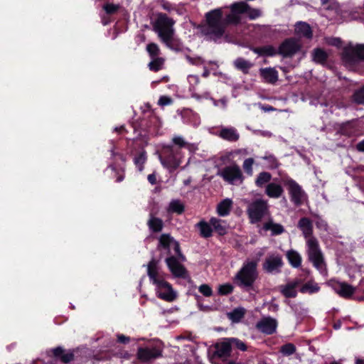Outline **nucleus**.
<instances>
[{
    "label": "nucleus",
    "mask_w": 364,
    "mask_h": 364,
    "mask_svg": "<svg viewBox=\"0 0 364 364\" xmlns=\"http://www.w3.org/2000/svg\"><path fill=\"white\" fill-rule=\"evenodd\" d=\"M240 21L239 16L232 12L224 16L223 9L218 8L205 14V21L198 28L208 40L217 42L224 36L230 24H237Z\"/></svg>",
    "instance_id": "f257e3e1"
},
{
    "label": "nucleus",
    "mask_w": 364,
    "mask_h": 364,
    "mask_svg": "<svg viewBox=\"0 0 364 364\" xmlns=\"http://www.w3.org/2000/svg\"><path fill=\"white\" fill-rule=\"evenodd\" d=\"M175 21L169 18L166 14H160L153 27L154 31L158 34L160 40L169 48L172 50H181V43L175 38V30L173 25Z\"/></svg>",
    "instance_id": "f03ea898"
},
{
    "label": "nucleus",
    "mask_w": 364,
    "mask_h": 364,
    "mask_svg": "<svg viewBox=\"0 0 364 364\" xmlns=\"http://www.w3.org/2000/svg\"><path fill=\"white\" fill-rule=\"evenodd\" d=\"M257 266L256 261L247 262L243 264L235 276L238 286L246 290L252 289L253 284L258 277Z\"/></svg>",
    "instance_id": "7ed1b4c3"
},
{
    "label": "nucleus",
    "mask_w": 364,
    "mask_h": 364,
    "mask_svg": "<svg viewBox=\"0 0 364 364\" xmlns=\"http://www.w3.org/2000/svg\"><path fill=\"white\" fill-rule=\"evenodd\" d=\"M306 245L309 260L320 272H325L326 271V263L317 239L316 237L309 238Z\"/></svg>",
    "instance_id": "20e7f679"
},
{
    "label": "nucleus",
    "mask_w": 364,
    "mask_h": 364,
    "mask_svg": "<svg viewBox=\"0 0 364 364\" xmlns=\"http://www.w3.org/2000/svg\"><path fill=\"white\" fill-rule=\"evenodd\" d=\"M341 58L345 65L348 68H352L359 62L364 61V44L345 47Z\"/></svg>",
    "instance_id": "39448f33"
},
{
    "label": "nucleus",
    "mask_w": 364,
    "mask_h": 364,
    "mask_svg": "<svg viewBox=\"0 0 364 364\" xmlns=\"http://www.w3.org/2000/svg\"><path fill=\"white\" fill-rule=\"evenodd\" d=\"M269 213V205L267 200L256 199L248 203L247 214L252 224L257 223Z\"/></svg>",
    "instance_id": "423d86ee"
},
{
    "label": "nucleus",
    "mask_w": 364,
    "mask_h": 364,
    "mask_svg": "<svg viewBox=\"0 0 364 364\" xmlns=\"http://www.w3.org/2000/svg\"><path fill=\"white\" fill-rule=\"evenodd\" d=\"M232 348L228 338H223L212 346L209 350V356L211 360L220 359L225 360L230 357Z\"/></svg>",
    "instance_id": "0eeeda50"
},
{
    "label": "nucleus",
    "mask_w": 364,
    "mask_h": 364,
    "mask_svg": "<svg viewBox=\"0 0 364 364\" xmlns=\"http://www.w3.org/2000/svg\"><path fill=\"white\" fill-rule=\"evenodd\" d=\"M302 48L301 41L296 38H289L285 39L277 50L278 55L284 58H292L299 53Z\"/></svg>",
    "instance_id": "6e6552de"
},
{
    "label": "nucleus",
    "mask_w": 364,
    "mask_h": 364,
    "mask_svg": "<svg viewBox=\"0 0 364 364\" xmlns=\"http://www.w3.org/2000/svg\"><path fill=\"white\" fill-rule=\"evenodd\" d=\"M284 185L287 187L291 202L296 205L299 206L306 198V193L302 188L294 180L288 179L284 181Z\"/></svg>",
    "instance_id": "1a4fd4ad"
},
{
    "label": "nucleus",
    "mask_w": 364,
    "mask_h": 364,
    "mask_svg": "<svg viewBox=\"0 0 364 364\" xmlns=\"http://www.w3.org/2000/svg\"><path fill=\"white\" fill-rule=\"evenodd\" d=\"M225 181L230 184L242 182V173L237 165L229 166L223 168L218 173Z\"/></svg>",
    "instance_id": "9d476101"
},
{
    "label": "nucleus",
    "mask_w": 364,
    "mask_h": 364,
    "mask_svg": "<svg viewBox=\"0 0 364 364\" xmlns=\"http://www.w3.org/2000/svg\"><path fill=\"white\" fill-rule=\"evenodd\" d=\"M155 285L156 286V294L159 298L169 302L176 299V292L173 291L171 285L164 279Z\"/></svg>",
    "instance_id": "9b49d317"
},
{
    "label": "nucleus",
    "mask_w": 364,
    "mask_h": 364,
    "mask_svg": "<svg viewBox=\"0 0 364 364\" xmlns=\"http://www.w3.org/2000/svg\"><path fill=\"white\" fill-rule=\"evenodd\" d=\"M167 151L168 155L165 158L160 157V161L170 172H173L180 166L181 159L177 156L178 150L173 146H168Z\"/></svg>",
    "instance_id": "f8f14e48"
},
{
    "label": "nucleus",
    "mask_w": 364,
    "mask_h": 364,
    "mask_svg": "<svg viewBox=\"0 0 364 364\" xmlns=\"http://www.w3.org/2000/svg\"><path fill=\"white\" fill-rule=\"evenodd\" d=\"M181 262L178 258L174 256L166 259V263L174 277L186 279L188 277V271Z\"/></svg>",
    "instance_id": "ddd939ff"
},
{
    "label": "nucleus",
    "mask_w": 364,
    "mask_h": 364,
    "mask_svg": "<svg viewBox=\"0 0 364 364\" xmlns=\"http://www.w3.org/2000/svg\"><path fill=\"white\" fill-rule=\"evenodd\" d=\"M282 266V258L279 254L267 256L262 264L263 269L267 273H279Z\"/></svg>",
    "instance_id": "4468645a"
},
{
    "label": "nucleus",
    "mask_w": 364,
    "mask_h": 364,
    "mask_svg": "<svg viewBox=\"0 0 364 364\" xmlns=\"http://www.w3.org/2000/svg\"><path fill=\"white\" fill-rule=\"evenodd\" d=\"M231 11L233 14H243L247 13L250 19H255L261 15V11L259 9H252L250 6L244 1L237 2L231 6Z\"/></svg>",
    "instance_id": "2eb2a0df"
},
{
    "label": "nucleus",
    "mask_w": 364,
    "mask_h": 364,
    "mask_svg": "<svg viewBox=\"0 0 364 364\" xmlns=\"http://www.w3.org/2000/svg\"><path fill=\"white\" fill-rule=\"evenodd\" d=\"M137 358L143 362H149L151 360L162 356V351L157 348H139L136 353Z\"/></svg>",
    "instance_id": "dca6fc26"
},
{
    "label": "nucleus",
    "mask_w": 364,
    "mask_h": 364,
    "mask_svg": "<svg viewBox=\"0 0 364 364\" xmlns=\"http://www.w3.org/2000/svg\"><path fill=\"white\" fill-rule=\"evenodd\" d=\"M277 326V320L271 317L262 319L256 325L259 331L268 335L274 333L276 331Z\"/></svg>",
    "instance_id": "f3484780"
},
{
    "label": "nucleus",
    "mask_w": 364,
    "mask_h": 364,
    "mask_svg": "<svg viewBox=\"0 0 364 364\" xmlns=\"http://www.w3.org/2000/svg\"><path fill=\"white\" fill-rule=\"evenodd\" d=\"M302 281L299 279L288 282L284 285L279 287V291L286 298H295L297 295L296 288L301 284Z\"/></svg>",
    "instance_id": "a211bd4d"
},
{
    "label": "nucleus",
    "mask_w": 364,
    "mask_h": 364,
    "mask_svg": "<svg viewBox=\"0 0 364 364\" xmlns=\"http://www.w3.org/2000/svg\"><path fill=\"white\" fill-rule=\"evenodd\" d=\"M332 287L339 296L344 298H348L351 296L355 290L353 286L346 282H333L332 284Z\"/></svg>",
    "instance_id": "6ab92c4d"
},
{
    "label": "nucleus",
    "mask_w": 364,
    "mask_h": 364,
    "mask_svg": "<svg viewBox=\"0 0 364 364\" xmlns=\"http://www.w3.org/2000/svg\"><path fill=\"white\" fill-rule=\"evenodd\" d=\"M297 227L301 230L304 237L309 240V238L314 237L313 235V224L312 221L306 217L301 218L297 224Z\"/></svg>",
    "instance_id": "aec40b11"
},
{
    "label": "nucleus",
    "mask_w": 364,
    "mask_h": 364,
    "mask_svg": "<svg viewBox=\"0 0 364 364\" xmlns=\"http://www.w3.org/2000/svg\"><path fill=\"white\" fill-rule=\"evenodd\" d=\"M218 136L229 141H237L240 134L234 127H223L219 132Z\"/></svg>",
    "instance_id": "412c9836"
},
{
    "label": "nucleus",
    "mask_w": 364,
    "mask_h": 364,
    "mask_svg": "<svg viewBox=\"0 0 364 364\" xmlns=\"http://www.w3.org/2000/svg\"><path fill=\"white\" fill-rule=\"evenodd\" d=\"M259 73L266 82L274 84L278 80V72L274 68H261Z\"/></svg>",
    "instance_id": "4be33fe9"
},
{
    "label": "nucleus",
    "mask_w": 364,
    "mask_h": 364,
    "mask_svg": "<svg viewBox=\"0 0 364 364\" xmlns=\"http://www.w3.org/2000/svg\"><path fill=\"white\" fill-rule=\"evenodd\" d=\"M147 274L154 284L163 279L159 275L158 261L155 259H152L149 262L147 265Z\"/></svg>",
    "instance_id": "5701e85b"
},
{
    "label": "nucleus",
    "mask_w": 364,
    "mask_h": 364,
    "mask_svg": "<svg viewBox=\"0 0 364 364\" xmlns=\"http://www.w3.org/2000/svg\"><path fill=\"white\" fill-rule=\"evenodd\" d=\"M295 33L301 37H305L311 39L313 36L311 28L306 22H298L295 25Z\"/></svg>",
    "instance_id": "b1692460"
},
{
    "label": "nucleus",
    "mask_w": 364,
    "mask_h": 364,
    "mask_svg": "<svg viewBox=\"0 0 364 364\" xmlns=\"http://www.w3.org/2000/svg\"><path fill=\"white\" fill-rule=\"evenodd\" d=\"M55 358H59L63 363H68L74 360V353L73 352L65 353V350L60 347H56L52 350Z\"/></svg>",
    "instance_id": "393cba45"
},
{
    "label": "nucleus",
    "mask_w": 364,
    "mask_h": 364,
    "mask_svg": "<svg viewBox=\"0 0 364 364\" xmlns=\"http://www.w3.org/2000/svg\"><path fill=\"white\" fill-rule=\"evenodd\" d=\"M284 192L282 187L277 183H270L266 186L265 193L270 198H279Z\"/></svg>",
    "instance_id": "a878e982"
},
{
    "label": "nucleus",
    "mask_w": 364,
    "mask_h": 364,
    "mask_svg": "<svg viewBox=\"0 0 364 364\" xmlns=\"http://www.w3.org/2000/svg\"><path fill=\"white\" fill-rule=\"evenodd\" d=\"M250 49L261 56H274L277 54V49L270 45L262 47H252Z\"/></svg>",
    "instance_id": "bb28decb"
},
{
    "label": "nucleus",
    "mask_w": 364,
    "mask_h": 364,
    "mask_svg": "<svg viewBox=\"0 0 364 364\" xmlns=\"http://www.w3.org/2000/svg\"><path fill=\"white\" fill-rule=\"evenodd\" d=\"M263 229L264 230H271L272 235H281L284 232V228L279 223H275L272 220L264 223Z\"/></svg>",
    "instance_id": "cd10ccee"
},
{
    "label": "nucleus",
    "mask_w": 364,
    "mask_h": 364,
    "mask_svg": "<svg viewBox=\"0 0 364 364\" xmlns=\"http://www.w3.org/2000/svg\"><path fill=\"white\" fill-rule=\"evenodd\" d=\"M147 225L153 232H159L163 229L164 222L161 218L154 217L152 214H150V218L147 222Z\"/></svg>",
    "instance_id": "c85d7f7f"
},
{
    "label": "nucleus",
    "mask_w": 364,
    "mask_h": 364,
    "mask_svg": "<svg viewBox=\"0 0 364 364\" xmlns=\"http://www.w3.org/2000/svg\"><path fill=\"white\" fill-rule=\"evenodd\" d=\"M328 58V54L322 48H316L312 50L313 60L319 64H324Z\"/></svg>",
    "instance_id": "c756f323"
},
{
    "label": "nucleus",
    "mask_w": 364,
    "mask_h": 364,
    "mask_svg": "<svg viewBox=\"0 0 364 364\" xmlns=\"http://www.w3.org/2000/svg\"><path fill=\"white\" fill-rule=\"evenodd\" d=\"M233 64L237 70H241L245 74H247L249 73V70L253 66L252 63L242 58H237L234 61Z\"/></svg>",
    "instance_id": "7c9ffc66"
},
{
    "label": "nucleus",
    "mask_w": 364,
    "mask_h": 364,
    "mask_svg": "<svg viewBox=\"0 0 364 364\" xmlns=\"http://www.w3.org/2000/svg\"><path fill=\"white\" fill-rule=\"evenodd\" d=\"M175 240L171 237L169 234H162L159 237V242L158 245V249L161 247L168 250V252H170V247L173 245Z\"/></svg>",
    "instance_id": "2f4dec72"
},
{
    "label": "nucleus",
    "mask_w": 364,
    "mask_h": 364,
    "mask_svg": "<svg viewBox=\"0 0 364 364\" xmlns=\"http://www.w3.org/2000/svg\"><path fill=\"white\" fill-rule=\"evenodd\" d=\"M287 257L292 267L297 268L301 266V257L296 251L294 250H289Z\"/></svg>",
    "instance_id": "473e14b6"
},
{
    "label": "nucleus",
    "mask_w": 364,
    "mask_h": 364,
    "mask_svg": "<svg viewBox=\"0 0 364 364\" xmlns=\"http://www.w3.org/2000/svg\"><path fill=\"white\" fill-rule=\"evenodd\" d=\"M232 200L230 199H225L221 201L218 205V213L221 216H225L229 214L232 206Z\"/></svg>",
    "instance_id": "72a5a7b5"
},
{
    "label": "nucleus",
    "mask_w": 364,
    "mask_h": 364,
    "mask_svg": "<svg viewBox=\"0 0 364 364\" xmlns=\"http://www.w3.org/2000/svg\"><path fill=\"white\" fill-rule=\"evenodd\" d=\"M196 225L199 228L200 234L202 237H209L212 235L213 230L210 223L208 224L205 221H200Z\"/></svg>",
    "instance_id": "f704fd0d"
},
{
    "label": "nucleus",
    "mask_w": 364,
    "mask_h": 364,
    "mask_svg": "<svg viewBox=\"0 0 364 364\" xmlns=\"http://www.w3.org/2000/svg\"><path fill=\"white\" fill-rule=\"evenodd\" d=\"M320 289L318 284L314 282V281H309L304 284L300 289V291L303 294L309 293L314 294L318 291Z\"/></svg>",
    "instance_id": "c9c22d12"
},
{
    "label": "nucleus",
    "mask_w": 364,
    "mask_h": 364,
    "mask_svg": "<svg viewBox=\"0 0 364 364\" xmlns=\"http://www.w3.org/2000/svg\"><path fill=\"white\" fill-rule=\"evenodd\" d=\"M152 60L149 63L148 67L151 71L157 72L162 69L164 64V58L161 57L152 58Z\"/></svg>",
    "instance_id": "e433bc0d"
},
{
    "label": "nucleus",
    "mask_w": 364,
    "mask_h": 364,
    "mask_svg": "<svg viewBox=\"0 0 364 364\" xmlns=\"http://www.w3.org/2000/svg\"><path fill=\"white\" fill-rule=\"evenodd\" d=\"M272 178V175L269 172H261L256 181L255 183L258 187H262L264 184L269 183Z\"/></svg>",
    "instance_id": "4c0bfd02"
},
{
    "label": "nucleus",
    "mask_w": 364,
    "mask_h": 364,
    "mask_svg": "<svg viewBox=\"0 0 364 364\" xmlns=\"http://www.w3.org/2000/svg\"><path fill=\"white\" fill-rule=\"evenodd\" d=\"M351 97L352 101L356 105H364V85L355 90Z\"/></svg>",
    "instance_id": "58836bf2"
},
{
    "label": "nucleus",
    "mask_w": 364,
    "mask_h": 364,
    "mask_svg": "<svg viewBox=\"0 0 364 364\" xmlns=\"http://www.w3.org/2000/svg\"><path fill=\"white\" fill-rule=\"evenodd\" d=\"M228 318L233 322L240 321L245 315V309L243 308L235 309L232 311L228 313Z\"/></svg>",
    "instance_id": "ea45409f"
},
{
    "label": "nucleus",
    "mask_w": 364,
    "mask_h": 364,
    "mask_svg": "<svg viewBox=\"0 0 364 364\" xmlns=\"http://www.w3.org/2000/svg\"><path fill=\"white\" fill-rule=\"evenodd\" d=\"M211 226L213 227L214 230L218 232L219 235H223L225 234L226 230L225 226L222 224L220 219L213 218L210 220Z\"/></svg>",
    "instance_id": "a19ab883"
},
{
    "label": "nucleus",
    "mask_w": 364,
    "mask_h": 364,
    "mask_svg": "<svg viewBox=\"0 0 364 364\" xmlns=\"http://www.w3.org/2000/svg\"><path fill=\"white\" fill-rule=\"evenodd\" d=\"M169 211L181 214L184 211V205L179 200H173L169 204Z\"/></svg>",
    "instance_id": "79ce46f5"
},
{
    "label": "nucleus",
    "mask_w": 364,
    "mask_h": 364,
    "mask_svg": "<svg viewBox=\"0 0 364 364\" xmlns=\"http://www.w3.org/2000/svg\"><path fill=\"white\" fill-rule=\"evenodd\" d=\"M146 161V155L145 151L141 152L139 155L136 156L134 159V163L138 168L139 171L144 169V164Z\"/></svg>",
    "instance_id": "37998d69"
},
{
    "label": "nucleus",
    "mask_w": 364,
    "mask_h": 364,
    "mask_svg": "<svg viewBox=\"0 0 364 364\" xmlns=\"http://www.w3.org/2000/svg\"><path fill=\"white\" fill-rule=\"evenodd\" d=\"M146 50L151 58H158L160 54V49L158 45L154 43H149L146 46Z\"/></svg>",
    "instance_id": "c03bdc74"
},
{
    "label": "nucleus",
    "mask_w": 364,
    "mask_h": 364,
    "mask_svg": "<svg viewBox=\"0 0 364 364\" xmlns=\"http://www.w3.org/2000/svg\"><path fill=\"white\" fill-rule=\"evenodd\" d=\"M296 351V347L292 343H287L281 347L280 352L284 355H291Z\"/></svg>",
    "instance_id": "a18cd8bd"
},
{
    "label": "nucleus",
    "mask_w": 364,
    "mask_h": 364,
    "mask_svg": "<svg viewBox=\"0 0 364 364\" xmlns=\"http://www.w3.org/2000/svg\"><path fill=\"white\" fill-rule=\"evenodd\" d=\"M229 341L230 343L231 348L232 346L236 347L240 350L245 351L247 350L246 344L242 341L239 340L236 338H228Z\"/></svg>",
    "instance_id": "49530a36"
},
{
    "label": "nucleus",
    "mask_w": 364,
    "mask_h": 364,
    "mask_svg": "<svg viewBox=\"0 0 364 364\" xmlns=\"http://www.w3.org/2000/svg\"><path fill=\"white\" fill-rule=\"evenodd\" d=\"M233 291V287L230 284H225L220 285L218 287V293L221 295H228Z\"/></svg>",
    "instance_id": "de8ad7c7"
},
{
    "label": "nucleus",
    "mask_w": 364,
    "mask_h": 364,
    "mask_svg": "<svg viewBox=\"0 0 364 364\" xmlns=\"http://www.w3.org/2000/svg\"><path fill=\"white\" fill-rule=\"evenodd\" d=\"M119 9V6L114 4H106L103 6V9L107 14H114L118 11Z\"/></svg>",
    "instance_id": "09e8293b"
},
{
    "label": "nucleus",
    "mask_w": 364,
    "mask_h": 364,
    "mask_svg": "<svg viewBox=\"0 0 364 364\" xmlns=\"http://www.w3.org/2000/svg\"><path fill=\"white\" fill-rule=\"evenodd\" d=\"M173 246L175 253L177 255V258H178V259L181 262H185L186 260V257L181 252L179 242L178 241L175 240L173 243Z\"/></svg>",
    "instance_id": "8fccbe9b"
},
{
    "label": "nucleus",
    "mask_w": 364,
    "mask_h": 364,
    "mask_svg": "<svg viewBox=\"0 0 364 364\" xmlns=\"http://www.w3.org/2000/svg\"><path fill=\"white\" fill-rule=\"evenodd\" d=\"M353 128L352 123L350 122H348L346 123L343 124L341 126L340 131L341 134L344 135H350L353 133V131L350 129Z\"/></svg>",
    "instance_id": "3c124183"
},
{
    "label": "nucleus",
    "mask_w": 364,
    "mask_h": 364,
    "mask_svg": "<svg viewBox=\"0 0 364 364\" xmlns=\"http://www.w3.org/2000/svg\"><path fill=\"white\" fill-rule=\"evenodd\" d=\"M199 291L205 296H210L213 294V291L210 287L208 284H202L198 288Z\"/></svg>",
    "instance_id": "603ef678"
},
{
    "label": "nucleus",
    "mask_w": 364,
    "mask_h": 364,
    "mask_svg": "<svg viewBox=\"0 0 364 364\" xmlns=\"http://www.w3.org/2000/svg\"><path fill=\"white\" fill-rule=\"evenodd\" d=\"M253 163L254 159L252 158H248L245 160L243 163V168L247 173H252Z\"/></svg>",
    "instance_id": "864d4df0"
},
{
    "label": "nucleus",
    "mask_w": 364,
    "mask_h": 364,
    "mask_svg": "<svg viewBox=\"0 0 364 364\" xmlns=\"http://www.w3.org/2000/svg\"><path fill=\"white\" fill-rule=\"evenodd\" d=\"M173 142L175 145H177L179 147H184L187 144L181 136H174L173 138Z\"/></svg>",
    "instance_id": "5fc2aeb1"
},
{
    "label": "nucleus",
    "mask_w": 364,
    "mask_h": 364,
    "mask_svg": "<svg viewBox=\"0 0 364 364\" xmlns=\"http://www.w3.org/2000/svg\"><path fill=\"white\" fill-rule=\"evenodd\" d=\"M328 43L331 46L340 47L342 43V41L340 38H331L327 41Z\"/></svg>",
    "instance_id": "6e6d98bb"
},
{
    "label": "nucleus",
    "mask_w": 364,
    "mask_h": 364,
    "mask_svg": "<svg viewBox=\"0 0 364 364\" xmlns=\"http://www.w3.org/2000/svg\"><path fill=\"white\" fill-rule=\"evenodd\" d=\"M171 102H172L171 98H170L169 97H166V96L161 97L159 100V105H160L161 106L170 105Z\"/></svg>",
    "instance_id": "4d7b16f0"
},
{
    "label": "nucleus",
    "mask_w": 364,
    "mask_h": 364,
    "mask_svg": "<svg viewBox=\"0 0 364 364\" xmlns=\"http://www.w3.org/2000/svg\"><path fill=\"white\" fill-rule=\"evenodd\" d=\"M117 341L121 343H127L130 341V338L124 335H118Z\"/></svg>",
    "instance_id": "13d9d810"
},
{
    "label": "nucleus",
    "mask_w": 364,
    "mask_h": 364,
    "mask_svg": "<svg viewBox=\"0 0 364 364\" xmlns=\"http://www.w3.org/2000/svg\"><path fill=\"white\" fill-rule=\"evenodd\" d=\"M147 178H148L149 182L151 184L154 185L156 183V176L155 173L149 174Z\"/></svg>",
    "instance_id": "bf43d9fd"
},
{
    "label": "nucleus",
    "mask_w": 364,
    "mask_h": 364,
    "mask_svg": "<svg viewBox=\"0 0 364 364\" xmlns=\"http://www.w3.org/2000/svg\"><path fill=\"white\" fill-rule=\"evenodd\" d=\"M356 149L360 152H364V139L356 144Z\"/></svg>",
    "instance_id": "052dcab7"
},
{
    "label": "nucleus",
    "mask_w": 364,
    "mask_h": 364,
    "mask_svg": "<svg viewBox=\"0 0 364 364\" xmlns=\"http://www.w3.org/2000/svg\"><path fill=\"white\" fill-rule=\"evenodd\" d=\"M262 109L266 112L272 111L274 109L272 106L263 107Z\"/></svg>",
    "instance_id": "680f3d73"
},
{
    "label": "nucleus",
    "mask_w": 364,
    "mask_h": 364,
    "mask_svg": "<svg viewBox=\"0 0 364 364\" xmlns=\"http://www.w3.org/2000/svg\"><path fill=\"white\" fill-rule=\"evenodd\" d=\"M355 364H364V360L358 358L356 359Z\"/></svg>",
    "instance_id": "e2e57ef3"
},
{
    "label": "nucleus",
    "mask_w": 364,
    "mask_h": 364,
    "mask_svg": "<svg viewBox=\"0 0 364 364\" xmlns=\"http://www.w3.org/2000/svg\"><path fill=\"white\" fill-rule=\"evenodd\" d=\"M124 127L123 126H121L119 127H116L115 128V131L116 132H121L122 130H124Z\"/></svg>",
    "instance_id": "0e129e2a"
},
{
    "label": "nucleus",
    "mask_w": 364,
    "mask_h": 364,
    "mask_svg": "<svg viewBox=\"0 0 364 364\" xmlns=\"http://www.w3.org/2000/svg\"><path fill=\"white\" fill-rule=\"evenodd\" d=\"M329 0H321V3L322 5H325L328 3Z\"/></svg>",
    "instance_id": "69168bd1"
},
{
    "label": "nucleus",
    "mask_w": 364,
    "mask_h": 364,
    "mask_svg": "<svg viewBox=\"0 0 364 364\" xmlns=\"http://www.w3.org/2000/svg\"><path fill=\"white\" fill-rule=\"evenodd\" d=\"M124 177L122 176H119L117 179V181L118 182H120L123 180Z\"/></svg>",
    "instance_id": "338daca9"
},
{
    "label": "nucleus",
    "mask_w": 364,
    "mask_h": 364,
    "mask_svg": "<svg viewBox=\"0 0 364 364\" xmlns=\"http://www.w3.org/2000/svg\"><path fill=\"white\" fill-rule=\"evenodd\" d=\"M227 364H237L235 361H229Z\"/></svg>",
    "instance_id": "774afa93"
}]
</instances>
